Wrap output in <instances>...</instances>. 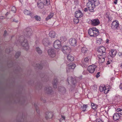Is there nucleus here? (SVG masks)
Wrapping results in <instances>:
<instances>
[{
    "label": "nucleus",
    "mask_w": 122,
    "mask_h": 122,
    "mask_svg": "<svg viewBox=\"0 0 122 122\" xmlns=\"http://www.w3.org/2000/svg\"><path fill=\"white\" fill-rule=\"evenodd\" d=\"M38 67V68L40 69H41L42 68V66L40 64H38L36 65Z\"/></svg>",
    "instance_id": "43"
},
{
    "label": "nucleus",
    "mask_w": 122,
    "mask_h": 122,
    "mask_svg": "<svg viewBox=\"0 0 122 122\" xmlns=\"http://www.w3.org/2000/svg\"><path fill=\"white\" fill-rule=\"evenodd\" d=\"M87 107V105H84L81 107V109L82 110V111H83L84 112L86 111V109Z\"/></svg>",
    "instance_id": "34"
},
{
    "label": "nucleus",
    "mask_w": 122,
    "mask_h": 122,
    "mask_svg": "<svg viewBox=\"0 0 122 122\" xmlns=\"http://www.w3.org/2000/svg\"><path fill=\"white\" fill-rule=\"evenodd\" d=\"M90 58L87 57L83 59L81 61V64L85 67H86L88 65L90 61Z\"/></svg>",
    "instance_id": "6"
},
{
    "label": "nucleus",
    "mask_w": 122,
    "mask_h": 122,
    "mask_svg": "<svg viewBox=\"0 0 122 122\" xmlns=\"http://www.w3.org/2000/svg\"><path fill=\"white\" fill-rule=\"evenodd\" d=\"M117 0H115L114 1V3L115 4H117Z\"/></svg>",
    "instance_id": "55"
},
{
    "label": "nucleus",
    "mask_w": 122,
    "mask_h": 122,
    "mask_svg": "<svg viewBox=\"0 0 122 122\" xmlns=\"http://www.w3.org/2000/svg\"><path fill=\"white\" fill-rule=\"evenodd\" d=\"M13 21H15L16 23L18 22V20H17V21L15 20V19H14Z\"/></svg>",
    "instance_id": "60"
},
{
    "label": "nucleus",
    "mask_w": 122,
    "mask_h": 122,
    "mask_svg": "<svg viewBox=\"0 0 122 122\" xmlns=\"http://www.w3.org/2000/svg\"><path fill=\"white\" fill-rule=\"evenodd\" d=\"M89 34L91 36L96 37L99 34L98 30L95 27L90 28L88 31Z\"/></svg>",
    "instance_id": "2"
},
{
    "label": "nucleus",
    "mask_w": 122,
    "mask_h": 122,
    "mask_svg": "<svg viewBox=\"0 0 122 122\" xmlns=\"http://www.w3.org/2000/svg\"><path fill=\"white\" fill-rule=\"evenodd\" d=\"M24 13L25 15H30L31 18H32L33 16V14L32 13L28 10H25L24 11Z\"/></svg>",
    "instance_id": "22"
},
{
    "label": "nucleus",
    "mask_w": 122,
    "mask_h": 122,
    "mask_svg": "<svg viewBox=\"0 0 122 122\" xmlns=\"http://www.w3.org/2000/svg\"><path fill=\"white\" fill-rule=\"evenodd\" d=\"M119 87L120 89H122V83L120 85Z\"/></svg>",
    "instance_id": "56"
},
{
    "label": "nucleus",
    "mask_w": 122,
    "mask_h": 122,
    "mask_svg": "<svg viewBox=\"0 0 122 122\" xmlns=\"http://www.w3.org/2000/svg\"><path fill=\"white\" fill-rule=\"evenodd\" d=\"M20 55V52L19 51H18L16 53L15 55V57L16 58H17L19 57Z\"/></svg>",
    "instance_id": "36"
},
{
    "label": "nucleus",
    "mask_w": 122,
    "mask_h": 122,
    "mask_svg": "<svg viewBox=\"0 0 122 122\" xmlns=\"http://www.w3.org/2000/svg\"><path fill=\"white\" fill-rule=\"evenodd\" d=\"M58 91L63 94L66 92V90L65 88L64 87L61 86L58 87Z\"/></svg>",
    "instance_id": "25"
},
{
    "label": "nucleus",
    "mask_w": 122,
    "mask_h": 122,
    "mask_svg": "<svg viewBox=\"0 0 122 122\" xmlns=\"http://www.w3.org/2000/svg\"><path fill=\"white\" fill-rule=\"evenodd\" d=\"M108 21H111L112 20V18L110 16L108 18Z\"/></svg>",
    "instance_id": "51"
},
{
    "label": "nucleus",
    "mask_w": 122,
    "mask_h": 122,
    "mask_svg": "<svg viewBox=\"0 0 122 122\" xmlns=\"http://www.w3.org/2000/svg\"><path fill=\"white\" fill-rule=\"evenodd\" d=\"M106 17L107 18H108L109 17V13L108 12H107L105 15Z\"/></svg>",
    "instance_id": "45"
},
{
    "label": "nucleus",
    "mask_w": 122,
    "mask_h": 122,
    "mask_svg": "<svg viewBox=\"0 0 122 122\" xmlns=\"http://www.w3.org/2000/svg\"><path fill=\"white\" fill-rule=\"evenodd\" d=\"M48 52L49 55L51 57H53L55 56V52L53 49H49Z\"/></svg>",
    "instance_id": "15"
},
{
    "label": "nucleus",
    "mask_w": 122,
    "mask_h": 122,
    "mask_svg": "<svg viewBox=\"0 0 122 122\" xmlns=\"http://www.w3.org/2000/svg\"><path fill=\"white\" fill-rule=\"evenodd\" d=\"M121 110V109L120 108H118L117 109V111H120Z\"/></svg>",
    "instance_id": "59"
},
{
    "label": "nucleus",
    "mask_w": 122,
    "mask_h": 122,
    "mask_svg": "<svg viewBox=\"0 0 122 122\" xmlns=\"http://www.w3.org/2000/svg\"><path fill=\"white\" fill-rule=\"evenodd\" d=\"M116 51L112 50L109 52V55L112 57H114L117 53Z\"/></svg>",
    "instance_id": "23"
},
{
    "label": "nucleus",
    "mask_w": 122,
    "mask_h": 122,
    "mask_svg": "<svg viewBox=\"0 0 122 122\" xmlns=\"http://www.w3.org/2000/svg\"><path fill=\"white\" fill-rule=\"evenodd\" d=\"M7 34V31L6 30H5L4 34V36H6V34Z\"/></svg>",
    "instance_id": "52"
},
{
    "label": "nucleus",
    "mask_w": 122,
    "mask_h": 122,
    "mask_svg": "<svg viewBox=\"0 0 122 122\" xmlns=\"http://www.w3.org/2000/svg\"><path fill=\"white\" fill-rule=\"evenodd\" d=\"M12 11L14 13H15L16 11V9L15 7H13L12 8Z\"/></svg>",
    "instance_id": "41"
},
{
    "label": "nucleus",
    "mask_w": 122,
    "mask_h": 122,
    "mask_svg": "<svg viewBox=\"0 0 122 122\" xmlns=\"http://www.w3.org/2000/svg\"><path fill=\"white\" fill-rule=\"evenodd\" d=\"M100 73V72H98L97 73V74L96 75V76L97 78H98V77H99L100 76V75H99Z\"/></svg>",
    "instance_id": "46"
},
{
    "label": "nucleus",
    "mask_w": 122,
    "mask_h": 122,
    "mask_svg": "<svg viewBox=\"0 0 122 122\" xmlns=\"http://www.w3.org/2000/svg\"><path fill=\"white\" fill-rule=\"evenodd\" d=\"M91 24L93 26H97L100 24L99 20L97 19H92L91 20Z\"/></svg>",
    "instance_id": "16"
},
{
    "label": "nucleus",
    "mask_w": 122,
    "mask_h": 122,
    "mask_svg": "<svg viewBox=\"0 0 122 122\" xmlns=\"http://www.w3.org/2000/svg\"><path fill=\"white\" fill-rule=\"evenodd\" d=\"M106 55H102L101 54H98L97 56L98 59L100 63H103L105 61V58L106 57Z\"/></svg>",
    "instance_id": "11"
},
{
    "label": "nucleus",
    "mask_w": 122,
    "mask_h": 122,
    "mask_svg": "<svg viewBox=\"0 0 122 122\" xmlns=\"http://www.w3.org/2000/svg\"><path fill=\"white\" fill-rule=\"evenodd\" d=\"M54 46L56 49H59L61 47L60 41L58 40L55 41L54 43Z\"/></svg>",
    "instance_id": "14"
},
{
    "label": "nucleus",
    "mask_w": 122,
    "mask_h": 122,
    "mask_svg": "<svg viewBox=\"0 0 122 122\" xmlns=\"http://www.w3.org/2000/svg\"><path fill=\"white\" fill-rule=\"evenodd\" d=\"M75 16L77 18H81L83 15V14L80 10H78L75 12Z\"/></svg>",
    "instance_id": "19"
},
{
    "label": "nucleus",
    "mask_w": 122,
    "mask_h": 122,
    "mask_svg": "<svg viewBox=\"0 0 122 122\" xmlns=\"http://www.w3.org/2000/svg\"><path fill=\"white\" fill-rule=\"evenodd\" d=\"M61 117L63 118L64 120H65V117L64 116L61 115Z\"/></svg>",
    "instance_id": "57"
},
{
    "label": "nucleus",
    "mask_w": 122,
    "mask_h": 122,
    "mask_svg": "<svg viewBox=\"0 0 122 122\" xmlns=\"http://www.w3.org/2000/svg\"><path fill=\"white\" fill-rule=\"evenodd\" d=\"M43 3L39 0L38 2V6L39 8H41L43 7L44 5H48L50 4L49 0H43Z\"/></svg>",
    "instance_id": "3"
},
{
    "label": "nucleus",
    "mask_w": 122,
    "mask_h": 122,
    "mask_svg": "<svg viewBox=\"0 0 122 122\" xmlns=\"http://www.w3.org/2000/svg\"><path fill=\"white\" fill-rule=\"evenodd\" d=\"M86 6L89 11L91 12H93L94 11V5H93V3L88 1L86 4Z\"/></svg>",
    "instance_id": "9"
},
{
    "label": "nucleus",
    "mask_w": 122,
    "mask_h": 122,
    "mask_svg": "<svg viewBox=\"0 0 122 122\" xmlns=\"http://www.w3.org/2000/svg\"><path fill=\"white\" fill-rule=\"evenodd\" d=\"M53 14L52 13L50 12V14L48 15L46 18V20H49L51 19L53 16Z\"/></svg>",
    "instance_id": "29"
},
{
    "label": "nucleus",
    "mask_w": 122,
    "mask_h": 122,
    "mask_svg": "<svg viewBox=\"0 0 122 122\" xmlns=\"http://www.w3.org/2000/svg\"><path fill=\"white\" fill-rule=\"evenodd\" d=\"M76 66V65L74 63H72L68 64L66 68V71L69 72L73 71Z\"/></svg>",
    "instance_id": "4"
},
{
    "label": "nucleus",
    "mask_w": 122,
    "mask_h": 122,
    "mask_svg": "<svg viewBox=\"0 0 122 122\" xmlns=\"http://www.w3.org/2000/svg\"><path fill=\"white\" fill-rule=\"evenodd\" d=\"M60 40L63 43L66 40V38L65 37H61Z\"/></svg>",
    "instance_id": "35"
},
{
    "label": "nucleus",
    "mask_w": 122,
    "mask_h": 122,
    "mask_svg": "<svg viewBox=\"0 0 122 122\" xmlns=\"http://www.w3.org/2000/svg\"><path fill=\"white\" fill-rule=\"evenodd\" d=\"M67 80L68 84L70 82L73 84L75 85L76 82L75 79L73 78L72 76H69L67 78Z\"/></svg>",
    "instance_id": "13"
},
{
    "label": "nucleus",
    "mask_w": 122,
    "mask_h": 122,
    "mask_svg": "<svg viewBox=\"0 0 122 122\" xmlns=\"http://www.w3.org/2000/svg\"><path fill=\"white\" fill-rule=\"evenodd\" d=\"M84 10L85 12L87 11L88 10V9L87 8H86L84 9Z\"/></svg>",
    "instance_id": "53"
},
{
    "label": "nucleus",
    "mask_w": 122,
    "mask_h": 122,
    "mask_svg": "<svg viewBox=\"0 0 122 122\" xmlns=\"http://www.w3.org/2000/svg\"><path fill=\"white\" fill-rule=\"evenodd\" d=\"M45 91L47 94H51L53 92L52 88L51 87L47 86L45 88Z\"/></svg>",
    "instance_id": "21"
},
{
    "label": "nucleus",
    "mask_w": 122,
    "mask_h": 122,
    "mask_svg": "<svg viewBox=\"0 0 122 122\" xmlns=\"http://www.w3.org/2000/svg\"><path fill=\"white\" fill-rule=\"evenodd\" d=\"M109 41V40H108V39H107V41L106 43H108V42Z\"/></svg>",
    "instance_id": "62"
},
{
    "label": "nucleus",
    "mask_w": 122,
    "mask_h": 122,
    "mask_svg": "<svg viewBox=\"0 0 122 122\" xmlns=\"http://www.w3.org/2000/svg\"><path fill=\"white\" fill-rule=\"evenodd\" d=\"M6 52H7V50H6Z\"/></svg>",
    "instance_id": "64"
},
{
    "label": "nucleus",
    "mask_w": 122,
    "mask_h": 122,
    "mask_svg": "<svg viewBox=\"0 0 122 122\" xmlns=\"http://www.w3.org/2000/svg\"><path fill=\"white\" fill-rule=\"evenodd\" d=\"M102 42V40L101 38H99L97 41V44H101Z\"/></svg>",
    "instance_id": "37"
},
{
    "label": "nucleus",
    "mask_w": 122,
    "mask_h": 122,
    "mask_svg": "<svg viewBox=\"0 0 122 122\" xmlns=\"http://www.w3.org/2000/svg\"><path fill=\"white\" fill-rule=\"evenodd\" d=\"M53 116V113L51 112H47L46 113V118L48 120L52 118Z\"/></svg>",
    "instance_id": "18"
},
{
    "label": "nucleus",
    "mask_w": 122,
    "mask_h": 122,
    "mask_svg": "<svg viewBox=\"0 0 122 122\" xmlns=\"http://www.w3.org/2000/svg\"><path fill=\"white\" fill-rule=\"evenodd\" d=\"M35 107H36V111L38 113H39V110L38 109V108L37 107H36V105H35Z\"/></svg>",
    "instance_id": "47"
},
{
    "label": "nucleus",
    "mask_w": 122,
    "mask_h": 122,
    "mask_svg": "<svg viewBox=\"0 0 122 122\" xmlns=\"http://www.w3.org/2000/svg\"><path fill=\"white\" fill-rule=\"evenodd\" d=\"M4 18H5V17L3 16H1L0 17V19H2Z\"/></svg>",
    "instance_id": "54"
},
{
    "label": "nucleus",
    "mask_w": 122,
    "mask_h": 122,
    "mask_svg": "<svg viewBox=\"0 0 122 122\" xmlns=\"http://www.w3.org/2000/svg\"><path fill=\"white\" fill-rule=\"evenodd\" d=\"M77 40L75 38L70 39L69 40V43L72 46H75L77 44Z\"/></svg>",
    "instance_id": "12"
},
{
    "label": "nucleus",
    "mask_w": 122,
    "mask_h": 122,
    "mask_svg": "<svg viewBox=\"0 0 122 122\" xmlns=\"http://www.w3.org/2000/svg\"><path fill=\"white\" fill-rule=\"evenodd\" d=\"M62 50L64 54H68L71 51V49L70 47L67 46H63L62 47Z\"/></svg>",
    "instance_id": "5"
},
{
    "label": "nucleus",
    "mask_w": 122,
    "mask_h": 122,
    "mask_svg": "<svg viewBox=\"0 0 122 122\" xmlns=\"http://www.w3.org/2000/svg\"><path fill=\"white\" fill-rule=\"evenodd\" d=\"M99 4V2L98 1H97V0L95 1L93 3V5H94V8L95 6L98 5Z\"/></svg>",
    "instance_id": "39"
},
{
    "label": "nucleus",
    "mask_w": 122,
    "mask_h": 122,
    "mask_svg": "<svg viewBox=\"0 0 122 122\" xmlns=\"http://www.w3.org/2000/svg\"><path fill=\"white\" fill-rule=\"evenodd\" d=\"M91 106L92 108L94 109H96L98 106V105H95L94 103H92L91 104Z\"/></svg>",
    "instance_id": "33"
},
{
    "label": "nucleus",
    "mask_w": 122,
    "mask_h": 122,
    "mask_svg": "<svg viewBox=\"0 0 122 122\" xmlns=\"http://www.w3.org/2000/svg\"><path fill=\"white\" fill-rule=\"evenodd\" d=\"M106 89V87L104 86H100L99 87V90L100 92H102Z\"/></svg>",
    "instance_id": "31"
},
{
    "label": "nucleus",
    "mask_w": 122,
    "mask_h": 122,
    "mask_svg": "<svg viewBox=\"0 0 122 122\" xmlns=\"http://www.w3.org/2000/svg\"><path fill=\"white\" fill-rule=\"evenodd\" d=\"M120 66L122 68V63L121 64V65Z\"/></svg>",
    "instance_id": "63"
},
{
    "label": "nucleus",
    "mask_w": 122,
    "mask_h": 122,
    "mask_svg": "<svg viewBox=\"0 0 122 122\" xmlns=\"http://www.w3.org/2000/svg\"><path fill=\"white\" fill-rule=\"evenodd\" d=\"M41 86L40 84H38V85L36 86V88L38 90L41 89Z\"/></svg>",
    "instance_id": "42"
},
{
    "label": "nucleus",
    "mask_w": 122,
    "mask_h": 122,
    "mask_svg": "<svg viewBox=\"0 0 122 122\" xmlns=\"http://www.w3.org/2000/svg\"><path fill=\"white\" fill-rule=\"evenodd\" d=\"M36 50L37 52L39 55L41 54L42 53V51L38 47H36Z\"/></svg>",
    "instance_id": "30"
},
{
    "label": "nucleus",
    "mask_w": 122,
    "mask_h": 122,
    "mask_svg": "<svg viewBox=\"0 0 122 122\" xmlns=\"http://www.w3.org/2000/svg\"><path fill=\"white\" fill-rule=\"evenodd\" d=\"M117 112H119V114L122 115V109H121L120 111H117Z\"/></svg>",
    "instance_id": "50"
},
{
    "label": "nucleus",
    "mask_w": 122,
    "mask_h": 122,
    "mask_svg": "<svg viewBox=\"0 0 122 122\" xmlns=\"http://www.w3.org/2000/svg\"><path fill=\"white\" fill-rule=\"evenodd\" d=\"M97 67V66L95 65L90 66H88L87 68L88 71L90 73H92L94 72L96 68Z\"/></svg>",
    "instance_id": "7"
},
{
    "label": "nucleus",
    "mask_w": 122,
    "mask_h": 122,
    "mask_svg": "<svg viewBox=\"0 0 122 122\" xmlns=\"http://www.w3.org/2000/svg\"><path fill=\"white\" fill-rule=\"evenodd\" d=\"M35 19L37 21H40L41 20V18L40 16L37 15H36L34 16Z\"/></svg>",
    "instance_id": "38"
},
{
    "label": "nucleus",
    "mask_w": 122,
    "mask_h": 122,
    "mask_svg": "<svg viewBox=\"0 0 122 122\" xmlns=\"http://www.w3.org/2000/svg\"><path fill=\"white\" fill-rule=\"evenodd\" d=\"M9 14V13L8 12H7V13L5 14V15H8Z\"/></svg>",
    "instance_id": "61"
},
{
    "label": "nucleus",
    "mask_w": 122,
    "mask_h": 122,
    "mask_svg": "<svg viewBox=\"0 0 122 122\" xmlns=\"http://www.w3.org/2000/svg\"><path fill=\"white\" fill-rule=\"evenodd\" d=\"M49 36L51 38H54L56 36V34L55 32L53 31H51L49 34Z\"/></svg>",
    "instance_id": "27"
},
{
    "label": "nucleus",
    "mask_w": 122,
    "mask_h": 122,
    "mask_svg": "<svg viewBox=\"0 0 122 122\" xmlns=\"http://www.w3.org/2000/svg\"><path fill=\"white\" fill-rule=\"evenodd\" d=\"M109 90L108 89H106V88L104 90V93L105 94H107L109 91Z\"/></svg>",
    "instance_id": "44"
},
{
    "label": "nucleus",
    "mask_w": 122,
    "mask_h": 122,
    "mask_svg": "<svg viewBox=\"0 0 122 122\" xmlns=\"http://www.w3.org/2000/svg\"><path fill=\"white\" fill-rule=\"evenodd\" d=\"M81 50L82 52L84 53H86L87 51V49L85 47H82Z\"/></svg>",
    "instance_id": "32"
},
{
    "label": "nucleus",
    "mask_w": 122,
    "mask_h": 122,
    "mask_svg": "<svg viewBox=\"0 0 122 122\" xmlns=\"http://www.w3.org/2000/svg\"><path fill=\"white\" fill-rule=\"evenodd\" d=\"M25 35L27 37H29L31 35L32 31L31 29L29 28H26L25 31Z\"/></svg>",
    "instance_id": "10"
},
{
    "label": "nucleus",
    "mask_w": 122,
    "mask_h": 122,
    "mask_svg": "<svg viewBox=\"0 0 122 122\" xmlns=\"http://www.w3.org/2000/svg\"><path fill=\"white\" fill-rule=\"evenodd\" d=\"M52 84L54 87L55 89H56L57 87V79H54L52 82Z\"/></svg>",
    "instance_id": "26"
},
{
    "label": "nucleus",
    "mask_w": 122,
    "mask_h": 122,
    "mask_svg": "<svg viewBox=\"0 0 122 122\" xmlns=\"http://www.w3.org/2000/svg\"><path fill=\"white\" fill-rule=\"evenodd\" d=\"M121 116L117 113H115L113 115V119L115 121H117L121 117Z\"/></svg>",
    "instance_id": "24"
},
{
    "label": "nucleus",
    "mask_w": 122,
    "mask_h": 122,
    "mask_svg": "<svg viewBox=\"0 0 122 122\" xmlns=\"http://www.w3.org/2000/svg\"><path fill=\"white\" fill-rule=\"evenodd\" d=\"M119 25V23L118 21L117 20L114 21L112 23V27L114 29L117 28Z\"/></svg>",
    "instance_id": "17"
},
{
    "label": "nucleus",
    "mask_w": 122,
    "mask_h": 122,
    "mask_svg": "<svg viewBox=\"0 0 122 122\" xmlns=\"http://www.w3.org/2000/svg\"><path fill=\"white\" fill-rule=\"evenodd\" d=\"M105 51V48L103 46L100 47L98 50V52L99 54H101L102 55H106V53Z\"/></svg>",
    "instance_id": "8"
},
{
    "label": "nucleus",
    "mask_w": 122,
    "mask_h": 122,
    "mask_svg": "<svg viewBox=\"0 0 122 122\" xmlns=\"http://www.w3.org/2000/svg\"><path fill=\"white\" fill-rule=\"evenodd\" d=\"M88 0L89 1L91 2H92V3H93L96 0Z\"/></svg>",
    "instance_id": "48"
},
{
    "label": "nucleus",
    "mask_w": 122,
    "mask_h": 122,
    "mask_svg": "<svg viewBox=\"0 0 122 122\" xmlns=\"http://www.w3.org/2000/svg\"><path fill=\"white\" fill-rule=\"evenodd\" d=\"M78 18H76V19H74V21L75 24L79 22V20Z\"/></svg>",
    "instance_id": "40"
},
{
    "label": "nucleus",
    "mask_w": 122,
    "mask_h": 122,
    "mask_svg": "<svg viewBox=\"0 0 122 122\" xmlns=\"http://www.w3.org/2000/svg\"><path fill=\"white\" fill-rule=\"evenodd\" d=\"M19 41H17L18 43H19L26 50H28L29 48L28 44L26 40L25 39L23 36H21L19 38Z\"/></svg>",
    "instance_id": "1"
},
{
    "label": "nucleus",
    "mask_w": 122,
    "mask_h": 122,
    "mask_svg": "<svg viewBox=\"0 0 122 122\" xmlns=\"http://www.w3.org/2000/svg\"><path fill=\"white\" fill-rule=\"evenodd\" d=\"M110 64V62H109V61H107L106 64L107 65H108V64Z\"/></svg>",
    "instance_id": "58"
},
{
    "label": "nucleus",
    "mask_w": 122,
    "mask_h": 122,
    "mask_svg": "<svg viewBox=\"0 0 122 122\" xmlns=\"http://www.w3.org/2000/svg\"><path fill=\"white\" fill-rule=\"evenodd\" d=\"M42 43L45 46H48L50 44V42L48 39L47 38H44L43 40Z\"/></svg>",
    "instance_id": "20"
},
{
    "label": "nucleus",
    "mask_w": 122,
    "mask_h": 122,
    "mask_svg": "<svg viewBox=\"0 0 122 122\" xmlns=\"http://www.w3.org/2000/svg\"><path fill=\"white\" fill-rule=\"evenodd\" d=\"M97 122H103L101 119H99L96 120Z\"/></svg>",
    "instance_id": "49"
},
{
    "label": "nucleus",
    "mask_w": 122,
    "mask_h": 122,
    "mask_svg": "<svg viewBox=\"0 0 122 122\" xmlns=\"http://www.w3.org/2000/svg\"><path fill=\"white\" fill-rule=\"evenodd\" d=\"M67 58L68 61H72L74 59V57L70 55H68L67 56Z\"/></svg>",
    "instance_id": "28"
}]
</instances>
